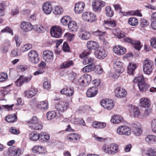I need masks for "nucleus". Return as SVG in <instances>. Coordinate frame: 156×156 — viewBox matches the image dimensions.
I'll return each mask as SVG.
<instances>
[{
    "instance_id": "1",
    "label": "nucleus",
    "mask_w": 156,
    "mask_h": 156,
    "mask_svg": "<svg viewBox=\"0 0 156 156\" xmlns=\"http://www.w3.org/2000/svg\"><path fill=\"white\" fill-rule=\"evenodd\" d=\"M133 82L137 83L138 88L141 92H146L148 91L150 86L146 83L143 76H141L136 77Z\"/></svg>"
},
{
    "instance_id": "2",
    "label": "nucleus",
    "mask_w": 156,
    "mask_h": 156,
    "mask_svg": "<svg viewBox=\"0 0 156 156\" xmlns=\"http://www.w3.org/2000/svg\"><path fill=\"white\" fill-rule=\"evenodd\" d=\"M29 126L31 128L36 130H41L42 128V125L39 122L37 118L33 116L30 119L26 121Z\"/></svg>"
},
{
    "instance_id": "3",
    "label": "nucleus",
    "mask_w": 156,
    "mask_h": 156,
    "mask_svg": "<svg viewBox=\"0 0 156 156\" xmlns=\"http://www.w3.org/2000/svg\"><path fill=\"white\" fill-rule=\"evenodd\" d=\"M154 67L153 62L148 59L144 60L143 66L144 72L146 74L150 75L152 73Z\"/></svg>"
},
{
    "instance_id": "4",
    "label": "nucleus",
    "mask_w": 156,
    "mask_h": 156,
    "mask_svg": "<svg viewBox=\"0 0 156 156\" xmlns=\"http://www.w3.org/2000/svg\"><path fill=\"white\" fill-rule=\"evenodd\" d=\"M23 153V151L18 147H10L5 152L6 156H19Z\"/></svg>"
},
{
    "instance_id": "5",
    "label": "nucleus",
    "mask_w": 156,
    "mask_h": 156,
    "mask_svg": "<svg viewBox=\"0 0 156 156\" xmlns=\"http://www.w3.org/2000/svg\"><path fill=\"white\" fill-rule=\"evenodd\" d=\"M105 4V2L101 0H94L92 4L93 10L95 12H100L102 7H104Z\"/></svg>"
},
{
    "instance_id": "6",
    "label": "nucleus",
    "mask_w": 156,
    "mask_h": 156,
    "mask_svg": "<svg viewBox=\"0 0 156 156\" xmlns=\"http://www.w3.org/2000/svg\"><path fill=\"white\" fill-rule=\"evenodd\" d=\"M116 131L118 134L121 135L129 136L131 133L130 128L125 125L119 126L117 129Z\"/></svg>"
},
{
    "instance_id": "7",
    "label": "nucleus",
    "mask_w": 156,
    "mask_h": 156,
    "mask_svg": "<svg viewBox=\"0 0 156 156\" xmlns=\"http://www.w3.org/2000/svg\"><path fill=\"white\" fill-rule=\"evenodd\" d=\"M123 41L125 42L132 44L136 50L139 51L141 49L142 46L141 45V43L140 41L133 40L130 37H125L123 38Z\"/></svg>"
},
{
    "instance_id": "8",
    "label": "nucleus",
    "mask_w": 156,
    "mask_h": 156,
    "mask_svg": "<svg viewBox=\"0 0 156 156\" xmlns=\"http://www.w3.org/2000/svg\"><path fill=\"white\" fill-rule=\"evenodd\" d=\"M82 17L84 20L90 22H94L97 20L96 15L90 12H84L82 15Z\"/></svg>"
},
{
    "instance_id": "9",
    "label": "nucleus",
    "mask_w": 156,
    "mask_h": 156,
    "mask_svg": "<svg viewBox=\"0 0 156 156\" xmlns=\"http://www.w3.org/2000/svg\"><path fill=\"white\" fill-rule=\"evenodd\" d=\"M62 32V29L59 26H53L51 27L50 30V33L52 36L56 38L60 37Z\"/></svg>"
},
{
    "instance_id": "10",
    "label": "nucleus",
    "mask_w": 156,
    "mask_h": 156,
    "mask_svg": "<svg viewBox=\"0 0 156 156\" xmlns=\"http://www.w3.org/2000/svg\"><path fill=\"white\" fill-rule=\"evenodd\" d=\"M90 53L89 52H84L80 55L79 57L81 58H83V63L84 65H86L94 61V58L89 57L88 55Z\"/></svg>"
},
{
    "instance_id": "11",
    "label": "nucleus",
    "mask_w": 156,
    "mask_h": 156,
    "mask_svg": "<svg viewBox=\"0 0 156 156\" xmlns=\"http://www.w3.org/2000/svg\"><path fill=\"white\" fill-rule=\"evenodd\" d=\"M28 55L30 61L32 63L36 64L39 62V58L35 51L31 50L29 52Z\"/></svg>"
},
{
    "instance_id": "12",
    "label": "nucleus",
    "mask_w": 156,
    "mask_h": 156,
    "mask_svg": "<svg viewBox=\"0 0 156 156\" xmlns=\"http://www.w3.org/2000/svg\"><path fill=\"white\" fill-rule=\"evenodd\" d=\"M31 76H25L23 75H21L16 81L15 84L17 86L20 87L23 83L30 81L31 80Z\"/></svg>"
},
{
    "instance_id": "13",
    "label": "nucleus",
    "mask_w": 156,
    "mask_h": 156,
    "mask_svg": "<svg viewBox=\"0 0 156 156\" xmlns=\"http://www.w3.org/2000/svg\"><path fill=\"white\" fill-rule=\"evenodd\" d=\"M68 103L64 101H60L55 105V107L57 111L63 112L66 111L68 108Z\"/></svg>"
},
{
    "instance_id": "14",
    "label": "nucleus",
    "mask_w": 156,
    "mask_h": 156,
    "mask_svg": "<svg viewBox=\"0 0 156 156\" xmlns=\"http://www.w3.org/2000/svg\"><path fill=\"white\" fill-rule=\"evenodd\" d=\"M101 104L104 108L108 110L112 109L114 105L113 101L109 99L102 100L101 102Z\"/></svg>"
},
{
    "instance_id": "15",
    "label": "nucleus",
    "mask_w": 156,
    "mask_h": 156,
    "mask_svg": "<svg viewBox=\"0 0 156 156\" xmlns=\"http://www.w3.org/2000/svg\"><path fill=\"white\" fill-rule=\"evenodd\" d=\"M53 54L52 52L49 50L44 51L43 53V58L44 60L48 63L52 62L53 59Z\"/></svg>"
},
{
    "instance_id": "16",
    "label": "nucleus",
    "mask_w": 156,
    "mask_h": 156,
    "mask_svg": "<svg viewBox=\"0 0 156 156\" xmlns=\"http://www.w3.org/2000/svg\"><path fill=\"white\" fill-rule=\"evenodd\" d=\"M62 116L60 114L59 112L57 111H50L47 113V118L48 120H50L54 118L57 119L60 117H61Z\"/></svg>"
},
{
    "instance_id": "17",
    "label": "nucleus",
    "mask_w": 156,
    "mask_h": 156,
    "mask_svg": "<svg viewBox=\"0 0 156 156\" xmlns=\"http://www.w3.org/2000/svg\"><path fill=\"white\" fill-rule=\"evenodd\" d=\"M74 92V88L72 87H67L63 88L60 91L61 94L69 97L72 96L73 95Z\"/></svg>"
},
{
    "instance_id": "18",
    "label": "nucleus",
    "mask_w": 156,
    "mask_h": 156,
    "mask_svg": "<svg viewBox=\"0 0 156 156\" xmlns=\"http://www.w3.org/2000/svg\"><path fill=\"white\" fill-rule=\"evenodd\" d=\"M21 29L26 32L31 30L33 28L32 25L29 22H22L20 25Z\"/></svg>"
},
{
    "instance_id": "19",
    "label": "nucleus",
    "mask_w": 156,
    "mask_h": 156,
    "mask_svg": "<svg viewBox=\"0 0 156 156\" xmlns=\"http://www.w3.org/2000/svg\"><path fill=\"white\" fill-rule=\"evenodd\" d=\"M32 151L34 153L37 154H45L46 151L44 147L39 145L34 146L32 148Z\"/></svg>"
},
{
    "instance_id": "20",
    "label": "nucleus",
    "mask_w": 156,
    "mask_h": 156,
    "mask_svg": "<svg viewBox=\"0 0 156 156\" xmlns=\"http://www.w3.org/2000/svg\"><path fill=\"white\" fill-rule=\"evenodd\" d=\"M115 92L116 96L119 98H122L126 97L127 94V92L125 90L119 87L116 88Z\"/></svg>"
},
{
    "instance_id": "21",
    "label": "nucleus",
    "mask_w": 156,
    "mask_h": 156,
    "mask_svg": "<svg viewBox=\"0 0 156 156\" xmlns=\"http://www.w3.org/2000/svg\"><path fill=\"white\" fill-rule=\"evenodd\" d=\"M94 54L95 56L100 59L104 58L107 55L105 50L101 48L96 50L94 52Z\"/></svg>"
},
{
    "instance_id": "22",
    "label": "nucleus",
    "mask_w": 156,
    "mask_h": 156,
    "mask_svg": "<svg viewBox=\"0 0 156 156\" xmlns=\"http://www.w3.org/2000/svg\"><path fill=\"white\" fill-rule=\"evenodd\" d=\"M85 7V4L83 2H80L75 5L74 11L77 14H80L83 11Z\"/></svg>"
},
{
    "instance_id": "23",
    "label": "nucleus",
    "mask_w": 156,
    "mask_h": 156,
    "mask_svg": "<svg viewBox=\"0 0 156 156\" xmlns=\"http://www.w3.org/2000/svg\"><path fill=\"white\" fill-rule=\"evenodd\" d=\"M98 93V90L96 87H93L87 90L86 92L87 96L89 98L95 97Z\"/></svg>"
},
{
    "instance_id": "24",
    "label": "nucleus",
    "mask_w": 156,
    "mask_h": 156,
    "mask_svg": "<svg viewBox=\"0 0 156 156\" xmlns=\"http://www.w3.org/2000/svg\"><path fill=\"white\" fill-rule=\"evenodd\" d=\"M122 63L120 61H116L113 63V66L115 71L118 73H123L124 69L122 67Z\"/></svg>"
},
{
    "instance_id": "25",
    "label": "nucleus",
    "mask_w": 156,
    "mask_h": 156,
    "mask_svg": "<svg viewBox=\"0 0 156 156\" xmlns=\"http://www.w3.org/2000/svg\"><path fill=\"white\" fill-rule=\"evenodd\" d=\"M114 52L116 54L121 55H123L126 52V49L121 45H116L113 48Z\"/></svg>"
},
{
    "instance_id": "26",
    "label": "nucleus",
    "mask_w": 156,
    "mask_h": 156,
    "mask_svg": "<svg viewBox=\"0 0 156 156\" xmlns=\"http://www.w3.org/2000/svg\"><path fill=\"white\" fill-rule=\"evenodd\" d=\"M42 9L45 14H49L52 10V6L50 2L44 3L43 5Z\"/></svg>"
},
{
    "instance_id": "27",
    "label": "nucleus",
    "mask_w": 156,
    "mask_h": 156,
    "mask_svg": "<svg viewBox=\"0 0 156 156\" xmlns=\"http://www.w3.org/2000/svg\"><path fill=\"white\" fill-rule=\"evenodd\" d=\"M105 33L104 32L101 31L99 30H98L94 32V34L98 37V38L101 40L103 44H108V43L105 40L103 37V35H104Z\"/></svg>"
},
{
    "instance_id": "28",
    "label": "nucleus",
    "mask_w": 156,
    "mask_h": 156,
    "mask_svg": "<svg viewBox=\"0 0 156 156\" xmlns=\"http://www.w3.org/2000/svg\"><path fill=\"white\" fill-rule=\"evenodd\" d=\"M79 35L81 39L87 40L90 37L91 33L90 32L82 30L79 32Z\"/></svg>"
},
{
    "instance_id": "29",
    "label": "nucleus",
    "mask_w": 156,
    "mask_h": 156,
    "mask_svg": "<svg viewBox=\"0 0 156 156\" xmlns=\"http://www.w3.org/2000/svg\"><path fill=\"white\" fill-rule=\"evenodd\" d=\"M68 25L69 31L73 32L77 31L78 27L77 26L76 23L75 21H69Z\"/></svg>"
},
{
    "instance_id": "30",
    "label": "nucleus",
    "mask_w": 156,
    "mask_h": 156,
    "mask_svg": "<svg viewBox=\"0 0 156 156\" xmlns=\"http://www.w3.org/2000/svg\"><path fill=\"white\" fill-rule=\"evenodd\" d=\"M123 121L122 117L119 115H114L112 117L111 119V122L115 124L119 123L122 122Z\"/></svg>"
},
{
    "instance_id": "31",
    "label": "nucleus",
    "mask_w": 156,
    "mask_h": 156,
    "mask_svg": "<svg viewBox=\"0 0 156 156\" xmlns=\"http://www.w3.org/2000/svg\"><path fill=\"white\" fill-rule=\"evenodd\" d=\"M132 129L133 132L136 136H140L142 133L141 126L138 127L137 125L134 124L132 126Z\"/></svg>"
},
{
    "instance_id": "32",
    "label": "nucleus",
    "mask_w": 156,
    "mask_h": 156,
    "mask_svg": "<svg viewBox=\"0 0 156 156\" xmlns=\"http://www.w3.org/2000/svg\"><path fill=\"white\" fill-rule=\"evenodd\" d=\"M39 136V140L41 142L46 141L49 140L50 138L49 135L46 132H43L40 133Z\"/></svg>"
},
{
    "instance_id": "33",
    "label": "nucleus",
    "mask_w": 156,
    "mask_h": 156,
    "mask_svg": "<svg viewBox=\"0 0 156 156\" xmlns=\"http://www.w3.org/2000/svg\"><path fill=\"white\" fill-rule=\"evenodd\" d=\"M140 105L142 107L148 108L151 105L150 100L147 98H144L140 100Z\"/></svg>"
},
{
    "instance_id": "34",
    "label": "nucleus",
    "mask_w": 156,
    "mask_h": 156,
    "mask_svg": "<svg viewBox=\"0 0 156 156\" xmlns=\"http://www.w3.org/2000/svg\"><path fill=\"white\" fill-rule=\"evenodd\" d=\"M96 66L94 63H91L90 64L84 67L82 69L84 73L89 72L94 70Z\"/></svg>"
},
{
    "instance_id": "35",
    "label": "nucleus",
    "mask_w": 156,
    "mask_h": 156,
    "mask_svg": "<svg viewBox=\"0 0 156 156\" xmlns=\"http://www.w3.org/2000/svg\"><path fill=\"white\" fill-rule=\"evenodd\" d=\"M80 136L77 133H70L67 136V139L70 141H73L75 142L79 139Z\"/></svg>"
},
{
    "instance_id": "36",
    "label": "nucleus",
    "mask_w": 156,
    "mask_h": 156,
    "mask_svg": "<svg viewBox=\"0 0 156 156\" xmlns=\"http://www.w3.org/2000/svg\"><path fill=\"white\" fill-rule=\"evenodd\" d=\"M87 47L90 50H95L98 48V44L93 41H89L87 42Z\"/></svg>"
},
{
    "instance_id": "37",
    "label": "nucleus",
    "mask_w": 156,
    "mask_h": 156,
    "mask_svg": "<svg viewBox=\"0 0 156 156\" xmlns=\"http://www.w3.org/2000/svg\"><path fill=\"white\" fill-rule=\"evenodd\" d=\"M53 12L55 15H59L62 14L63 12V8L60 5H57L53 9Z\"/></svg>"
},
{
    "instance_id": "38",
    "label": "nucleus",
    "mask_w": 156,
    "mask_h": 156,
    "mask_svg": "<svg viewBox=\"0 0 156 156\" xmlns=\"http://www.w3.org/2000/svg\"><path fill=\"white\" fill-rule=\"evenodd\" d=\"M38 108L41 109H43L45 110L48 108V103L47 101L45 100L44 101H41L37 104Z\"/></svg>"
},
{
    "instance_id": "39",
    "label": "nucleus",
    "mask_w": 156,
    "mask_h": 156,
    "mask_svg": "<svg viewBox=\"0 0 156 156\" xmlns=\"http://www.w3.org/2000/svg\"><path fill=\"white\" fill-rule=\"evenodd\" d=\"M37 90V89L26 91L24 93V95L27 98H31L34 96L36 94Z\"/></svg>"
},
{
    "instance_id": "40",
    "label": "nucleus",
    "mask_w": 156,
    "mask_h": 156,
    "mask_svg": "<svg viewBox=\"0 0 156 156\" xmlns=\"http://www.w3.org/2000/svg\"><path fill=\"white\" fill-rule=\"evenodd\" d=\"M17 119V116L15 114L9 115L6 116L5 120L8 122H13L16 121Z\"/></svg>"
},
{
    "instance_id": "41",
    "label": "nucleus",
    "mask_w": 156,
    "mask_h": 156,
    "mask_svg": "<svg viewBox=\"0 0 156 156\" xmlns=\"http://www.w3.org/2000/svg\"><path fill=\"white\" fill-rule=\"evenodd\" d=\"M72 60H68L63 62L60 65V68L62 69H66L70 67L73 64Z\"/></svg>"
},
{
    "instance_id": "42",
    "label": "nucleus",
    "mask_w": 156,
    "mask_h": 156,
    "mask_svg": "<svg viewBox=\"0 0 156 156\" xmlns=\"http://www.w3.org/2000/svg\"><path fill=\"white\" fill-rule=\"evenodd\" d=\"M92 126L95 128H102L106 126L105 122H93L92 124Z\"/></svg>"
},
{
    "instance_id": "43",
    "label": "nucleus",
    "mask_w": 156,
    "mask_h": 156,
    "mask_svg": "<svg viewBox=\"0 0 156 156\" xmlns=\"http://www.w3.org/2000/svg\"><path fill=\"white\" fill-rule=\"evenodd\" d=\"M136 64L130 63L127 67V73L130 75L133 74L136 68Z\"/></svg>"
},
{
    "instance_id": "44",
    "label": "nucleus",
    "mask_w": 156,
    "mask_h": 156,
    "mask_svg": "<svg viewBox=\"0 0 156 156\" xmlns=\"http://www.w3.org/2000/svg\"><path fill=\"white\" fill-rule=\"evenodd\" d=\"M105 12L106 16L109 17H112L114 14V12L112 10L110 6H107L105 7Z\"/></svg>"
},
{
    "instance_id": "45",
    "label": "nucleus",
    "mask_w": 156,
    "mask_h": 156,
    "mask_svg": "<svg viewBox=\"0 0 156 156\" xmlns=\"http://www.w3.org/2000/svg\"><path fill=\"white\" fill-rule=\"evenodd\" d=\"M111 154H114L117 152L118 151V145L115 144H110Z\"/></svg>"
},
{
    "instance_id": "46",
    "label": "nucleus",
    "mask_w": 156,
    "mask_h": 156,
    "mask_svg": "<svg viewBox=\"0 0 156 156\" xmlns=\"http://www.w3.org/2000/svg\"><path fill=\"white\" fill-rule=\"evenodd\" d=\"M70 18L69 16H65L63 17L61 19L60 21L62 24L65 26L68 25L70 20Z\"/></svg>"
},
{
    "instance_id": "47",
    "label": "nucleus",
    "mask_w": 156,
    "mask_h": 156,
    "mask_svg": "<svg viewBox=\"0 0 156 156\" xmlns=\"http://www.w3.org/2000/svg\"><path fill=\"white\" fill-rule=\"evenodd\" d=\"M132 112L133 114L134 117L139 116L140 114L139 109L136 106H133L131 107Z\"/></svg>"
},
{
    "instance_id": "48",
    "label": "nucleus",
    "mask_w": 156,
    "mask_h": 156,
    "mask_svg": "<svg viewBox=\"0 0 156 156\" xmlns=\"http://www.w3.org/2000/svg\"><path fill=\"white\" fill-rule=\"evenodd\" d=\"M145 140L147 142L154 143L156 141V137L154 136L150 135L146 137Z\"/></svg>"
},
{
    "instance_id": "49",
    "label": "nucleus",
    "mask_w": 156,
    "mask_h": 156,
    "mask_svg": "<svg viewBox=\"0 0 156 156\" xmlns=\"http://www.w3.org/2000/svg\"><path fill=\"white\" fill-rule=\"evenodd\" d=\"M30 139L33 141H36L39 140V134L33 132L29 134Z\"/></svg>"
},
{
    "instance_id": "50",
    "label": "nucleus",
    "mask_w": 156,
    "mask_h": 156,
    "mask_svg": "<svg viewBox=\"0 0 156 156\" xmlns=\"http://www.w3.org/2000/svg\"><path fill=\"white\" fill-rule=\"evenodd\" d=\"M129 23L133 26H136L138 23V20L135 17H132L129 19L128 20Z\"/></svg>"
},
{
    "instance_id": "51",
    "label": "nucleus",
    "mask_w": 156,
    "mask_h": 156,
    "mask_svg": "<svg viewBox=\"0 0 156 156\" xmlns=\"http://www.w3.org/2000/svg\"><path fill=\"white\" fill-rule=\"evenodd\" d=\"M105 23L112 27H115L116 25V21L112 20H108L105 21Z\"/></svg>"
},
{
    "instance_id": "52",
    "label": "nucleus",
    "mask_w": 156,
    "mask_h": 156,
    "mask_svg": "<svg viewBox=\"0 0 156 156\" xmlns=\"http://www.w3.org/2000/svg\"><path fill=\"white\" fill-rule=\"evenodd\" d=\"M110 147V144H105L103 146L102 149L103 151L105 153L109 154H111Z\"/></svg>"
},
{
    "instance_id": "53",
    "label": "nucleus",
    "mask_w": 156,
    "mask_h": 156,
    "mask_svg": "<svg viewBox=\"0 0 156 156\" xmlns=\"http://www.w3.org/2000/svg\"><path fill=\"white\" fill-rule=\"evenodd\" d=\"M146 154L148 156H154L156 155V149H153L149 148L146 153Z\"/></svg>"
},
{
    "instance_id": "54",
    "label": "nucleus",
    "mask_w": 156,
    "mask_h": 156,
    "mask_svg": "<svg viewBox=\"0 0 156 156\" xmlns=\"http://www.w3.org/2000/svg\"><path fill=\"white\" fill-rule=\"evenodd\" d=\"M74 36V35L73 34L66 33L65 34L64 37L66 38L68 41H70L73 40Z\"/></svg>"
},
{
    "instance_id": "55",
    "label": "nucleus",
    "mask_w": 156,
    "mask_h": 156,
    "mask_svg": "<svg viewBox=\"0 0 156 156\" xmlns=\"http://www.w3.org/2000/svg\"><path fill=\"white\" fill-rule=\"evenodd\" d=\"M1 32H6L10 34L12 36L13 35V33L12 30L9 27H6L5 28L2 30Z\"/></svg>"
},
{
    "instance_id": "56",
    "label": "nucleus",
    "mask_w": 156,
    "mask_h": 156,
    "mask_svg": "<svg viewBox=\"0 0 156 156\" xmlns=\"http://www.w3.org/2000/svg\"><path fill=\"white\" fill-rule=\"evenodd\" d=\"M83 78V75L80 76L77 80L75 82V83L77 85L84 86Z\"/></svg>"
},
{
    "instance_id": "57",
    "label": "nucleus",
    "mask_w": 156,
    "mask_h": 156,
    "mask_svg": "<svg viewBox=\"0 0 156 156\" xmlns=\"http://www.w3.org/2000/svg\"><path fill=\"white\" fill-rule=\"evenodd\" d=\"M8 78L7 74L5 73H0V82H2L6 80Z\"/></svg>"
},
{
    "instance_id": "58",
    "label": "nucleus",
    "mask_w": 156,
    "mask_h": 156,
    "mask_svg": "<svg viewBox=\"0 0 156 156\" xmlns=\"http://www.w3.org/2000/svg\"><path fill=\"white\" fill-rule=\"evenodd\" d=\"M84 76L85 77V78L87 80V83H86L85 85V86H87L90 83L92 80L91 76L90 75L87 74H84Z\"/></svg>"
},
{
    "instance_id": "59",
    "label": "nucleus",
    "mask_w": 156,
    "mask_h": 156,
    "mask_svg": "<svg viewBox=\"0 0 156 156\" xmlns=\"http://www.w3.org/2000/svg\"><path fill=\"white\" fill-rule=\"evenodd\" d=\"M151 124L153 131L156 133V119L152 120Z\"/></svg>"
},
{
    "instance_id": "60",
    "label": "nucleus",
    "mask_w": 156,
    "mask_h": 156,
    "mask_svg": "<svg viewBox=\"0 0 156 156\" xmlns=\"http://www.w3.org/2000/svg\"><path fill=\"white\" fill-rule=\"evenodd\" d=\"M95 68H96L95 71L96 73L98 74H101L102 73L103 70L101 66L99 65H97L96 66Z\"/></svg>"
},
{
    "instance_id": "61",
    "label": "nucleus",
    "mask_w": 156,
    "mask_h": 156,
    "mask_svg": "<svg viewBox=\"0 0 156 156\" xmlns=\"http://www.w3.org/2000/svg\"><path fill=\"white\" fill-rule=\"evenodd\" d=\"M126 33L122 30H121L118 32L116 34V36L119 38H121L125 37Z\"/></svg>"
},
{
    "instance_id": "62",
    "label": "nucleus",
    "mask_w": 156,
    "mask_h": 156,
    "mask_svg": "<svg viewBox=\"0 0 156 156\" xmlns=\"http://www.w3.org/2000/svg\"><path fill=\"white\" fill-rule=\"evenodd\" d=\"M151 46L152 48H156V38L155 37L151 38L150 41Z\"/></svg>"
},
{
    "instance_id": "63",
    "label": "nucleus",
    "mask_w": 156,
    "mask_h": 156,
    "mask_svg": "<svg viewBox=\"0 0 156 156\" xmlns=\"http://www.w3.org/2000/svg\"><path fill=\"white\" fill-rule=\"evenodd\" d=\"M148 24V23L146 20L141 19L140 20V25L142 27H145Z\"/></svg>"
},
{
    "instance_id": "64",
    "label": "nucleus",
    "mask_w": 156,
    "mask_h": 156,
    "mask_svg": "<svg viewBox=\"0 0 156 156\" xmlns=\"http://www.w3.org/2000/svg\"><path fill=\"white\" fill-rule=\"evenodd\" d=\"M76 73L73 72H72L68 74L69 79L70 80H73L75 79Z\"/></svg>"
}]
</instances>
